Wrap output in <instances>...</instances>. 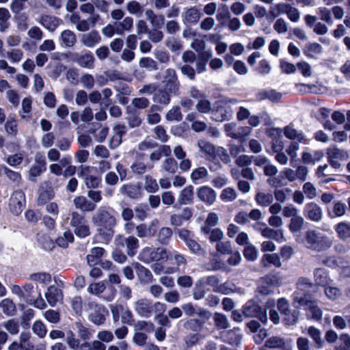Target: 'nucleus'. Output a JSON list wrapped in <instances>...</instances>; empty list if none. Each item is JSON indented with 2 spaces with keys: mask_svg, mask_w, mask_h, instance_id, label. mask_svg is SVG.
I'll return each instance as SVG.
<instances>
[{
  "mask_svg": "<svg viewBox=\"0 0 350 350\" xmlns=\"http://www.w3.org/2000/svg\"><path fill=\"white\" fill-rule=\"evenodd\" d=\"M304 245L310 250L321 252L332 246V240L319 231L310 230L306 232Z\"/></svg>",
  "mask_w": 350,
  "mask_h": 350,
  "instance_id": "obj_1",
  "label": "nucleus"
},
{
  "mask_svg": "<svg viewBox=\"0 0 350 350\" xmlns=\"http://www.w3.org/2000/svg\"><path fill=\"white\" fill-rule=\"evenodd\" d=\"M168 257L166 250L163 247H146L140 252L138 258L144 263L149 264L152 261L167 260Z\"/></svg>",
  "mask_w": 350,
  "mask_h": 350,
  "instance_id": "obj_2",
  "label": "nucleus"
},
{
  "mask_svg": "<svg viewBox=\"0 0 350 350\" xmlns=\"http://www.w3.org/2000/svg\"><path fill=\"white\" fill-rule=\"evenodd\" d=\"M237 100H228L226 101H218L217 106L211 111V118L216 122L228 120L232 116V110L228 104L237 103Z\"/></svg>",
  "mask_w": 350,
  "mask_h": 350,
  "instance_id": "obj_3",
  "label": "nucleus"
},
{
  "mask_svg": "<svg viewBox=\"0 0 350 350\" xmlns=\"http://www.w3.org/2000/svg\"><path fill=\"white\" fill-rule=\"evenodd\" d=\"M92 221L98 226L111 229L116 225V218L109 213L105 207H100L98 209L92 217Z\"/></svg>",
  "mask_w": 350,
  "mask_h": 350,
  "instance_id": "obj_4",
  "label": "nucleus"
},
{
  "mask_svg": "<svg viewBox=\"0 0 350 350\" xmlns=\"http://www.w3.org/2000/svg\"><path fill=\"white\" fill-rule=\"evenodd\" d=\"M70 225L74 228L77 237L85 238L90 234V226L84 216L77 213H72Z\"/></svg>",
  "mask_w": 350,
  "mask_h": 350,
  "instance_id": "obj_5",
  "label": "nucleus"
},
{
  "mask_svg": "<svg viewBox=\"0 0 350 350\" xmlns=\"http://www.w3.org/2000/svg\"><path fill=\"white\" fill-rule=\"evenodd\" d=\"M85 309L88 310L90 319L94 324L102 325L104 323L107 310L103 306L90 301L85 305Z\"/></svg>",
  "mask_w": 350,
  "mask_h": 350,
  "instance_id": "obj_6",
  "label": "nucleus"
},
{
  "mask_svg": "<svg viewBox=\"0 0 350 350\" xmlns=\"http://www.w3.org/2000/svg\"><path fill=\"white\" fill-rule=\"evenodd\" d=\"M243 314L246 317H256L262 323L267 321V312L254 301H248L243 307Z\"/></svg>",
  "mask_w": 350,
  "mask_h": 350,
  "instance_id": "obj_7",
  "label": "nucleus"
},
{
  "mask_svg": "<svg viewBox=\"0 0 350 350\" xmlns=\"http://www.w3.org/2000/svg\"><path fill=\"white\" fill-rule=\"evenodd\" d=\"M25 193L21 190H16L10 198L9 208L15 215H20L25 206Z\"/></svg>",
  "mask_w": 350,
  "mask_h": 350,
  "instance_id": "obj_8",
  "label": "nucleus"
},
{
  "mask_svg": "<svg viewBox=\"0 0 350 350\" xmlns=\"http://www.w3.org/2000/svg\"><path fill=\"white\" fill-rule=\"evenodd\" d=\"M133 308L135 312L142 317H150L153 311L152 301L146 298H141L133 304Z\"/></svg>",
  "mask_w": 350,
  "mask_h": 350,
  "instance_id": "obj_9",
  "label": "nucleus"
},
{
  "mask_svg": "<svg viewBox=\"0 0 350 350\" xmlns=\"http://www.w3.org/2000/svg\"><path fill=\"white\" fill-rule=\"evenodd\" d=\"M46 161L42 155L36 154L35 163L29 171V180L36 181V178L40 176L46 170Z\"/></svg>",
  "mask_w": 350,
  "mask_h": 350,
  "instance_id": "obj_10",
  "label": "nucleus"
},
{
  "mask_svg": "<svg viewBox=\"0 0 350 350\" xmlns=\"http://www.w3.org/2000/svg\"><path fill=\"white\" fill-rule=\"evenodd\" d=\"M182 310L185 315L192 317L197 314L204 321L209 319L211 317V313L209 311L200 308H197L191 303L183 304Z\"/></svg>",
  "mask_w": 350,
  "mask_h": 350,
  "instance_id": "obj_11",
  "label": "nucleus"
},
{
  "mask_svg": "<svg viewBox=\"0 0 350 350\" xmlns=\"http://www.w3.org/2000/svg\"><path fill=\"white\" fill-rule=\"evenodd\" d=\"M196 194L200 201L208 205L213 204L217 197L215 191L208 186H202L198 188Z\"/></svg>",
  "mask_w": 350,
  "mask_h": 350,
  "instance_id": "obj_12",
  "label": "nucleus"
},
{
  "mask_svg": "<svg viewBox=\"0 0 350 350\" xmlns=\"http://www.w3.org/2000/svg\"><path fill=\"white\" fill-rule=\"evenodd\" d=\"M304 213L306 218L314 221H320L323 216L321 208L314 202L305 205Z\"/></svg>",
  "mask_w": 350,
  "mask_h": 350,
  "instance_id": "obj_13",
  "label": "nucleus"
},
{
  "mask_svg": "<svg viewBox=\"0 0 350 350\" xmlns=\"http://www.w3.org/2000/svg\"><path fill=\"white\" fill-rule=\"evenodd\" d=\"M45 298L48 304L54 307L57 303L61 302L63 299V294L61 289L55 286H50L45 293Z\"/></svg>",
  "mask_w": 350,
  "mask_h": 350,
  "instance_id": "obj_14",
  "label": "nucleus"
},
{
  "mask_svg": "<svg viewBox=\"0 0 350 350\" xmlns=\"http://www.w3.org/2000/svg\"><path fill=\"white\" fill-rule=\"evenodd\" d=\"M201 13L195 6L185 8L182 13V20L185 24H196L200 18Z\"/></svg>",
  "mask_w": 350,
  "mask_h": 350,
  "instance_id": "obj_15",
  "label": "nucleus"
},
{
  "mask_svg": "<svg viewBox=\"0 0 350 350\" xmlns=\"http://www.w3.org/2000/svg\"><path fill=\"white\" fill-rule=\"evenodd\" d=\"M76 62L81 67L92 69L94 66V57L92 52L85 51L77 54L75 59Z\"/></svg>",
  "mask_w": 350,
  "mask_h": 350,
  "instance_id": "obj_16",
  "label": "nucleus"
},
{
  "mask_svg": "<svg viewBox=\"0 0 350 350\" xmlns=\"http://www.w3.org/2000/svg\"><path fill=\"white\" fill-rule=\"evenodd\" d=\"M261 235L266 239H271L275 240L279 243L286 241L282 230H274L268 227H265L260 230Z\"/></svg>",
  "mask_w": 350,
  "mask_h": 350,
  "instance_id": "obj_17",
  "label": "nucleus"
},
{
  "mask_svg": "<svg viewBox=\"0 0 350 350\" xmlns=\"http://www.w3.org/2000/svg\"><path fill=\"white\" fill-rule=\"evenodd\" d=\"M62 23V19L51 15H43L40 20V23L50 31H55Z\"/></svg>",
  "mask_w": 350,
  "mask_h": 350,
  "instance_id": "obj_18",
  "label": "nucleus"
},
{
  "mask_svg": "<svg viewBox=\"0 0 350 350\" xmlns=\"http://www.w3.org/2000/svg\"><path fill=\"white\" fill-rule=\"evenodd\" d=\"M135 268L141 283L146 284L152 282L153 275L148 269L137 262L135 264Z\"/></svg>",
  "mask_w": 350,
  "mask_h": 350,
  "instance_id": "obj_19",
  "label": "nucleus"
},
{
  "mask_svg": "<svg viewBox=\"0 0 350 350\" xmlns=\"http://www.w3.org/2000/svg\"><path fill=\"white\" fill-rule=\"evenodd\" d=\"M260 265L265 268L269 267L271 265L279 268L282 266V262L278 254H265L262 255L260 260Z\"/></svg>",
  "mask_w": 350,
  "mask_h": 350,
  "instance_id": "obj_20",
  "label": "nucleus"
},
{
  "mask_svg": "<svg viewBox=\"0 0 350 350\" xmlns=\"http://www.w3.org/2000/svg\"><path fill=\"white\" fill-rule=\"evenodd\" d=\"M198 147L200 151L205 154L208 160H215V150L216 148L214 145L204 139H199L198 141Z\"/></svg>",
  "mask_w": 350,
  "mask_h": 350,
  "instance_id": "obj_21",
  "label": "nucleus"
},
{
  "mask_svg": "<svg viewBox=\"0 0 350 350\" xmlns=\"http://www.w3.org/2000/svg\"><path fill=\"white\" fill-rule=\"evenodd\" d=\"M120 192L130 198H137L141 196V185L139 183L123 185Z\"/></svg>",
  "mask_w": 350,
  "mask_h": 350,
  "instance_id": "obj_22",
  "label": "nucleus"
},
{
  "mask_svg": "<svg viewBox=\"0 0 350 350\" xmlns=\"http://www.w3.org/2000/svg\"><path fill=\"white\" fill-rule=\"evenodd\" d=\"M101 37L96 31H92L89 33H84L81 36V41L85 46L92 48L99 44Z\"/></svg>",
  "mask_w": 350,
  "mask_h": 350,
  "instance_id": "obj_23",
  "label": "nucleus"
},
{
  "mask_svg": "<svg viewBox=\"0 0 350 350\" xmlns=\"http://www.w3.org/2000/svg\"><path fill=\"white\" fill-rule=\"evenodd\" d=\"M193 201V187L188 185L180 191L178 197V202L180 204H191Z\"/></svg>",
  "mask_w": 350,
  "mask_h": 350,
  "instance_id": "obj_24",
  "label": "nucleus"
},
{
  "mask_svg": "<svg viewBox=\"0 0 350 350\" xmlns=\"http://www.w3.org/2000/svg\"><path fill=\"white\" fill-rule=\"evenodd\" d=\"M77 41L75 33L69 29L63 31L59 36V42L62 46L72 47Z\"/></svg>",
  "mask_w": 350,
  "mask_h": 350,
  "instance_id": "obj_25",
  "label": "nucleus"
},
{
  "mask_svg": "<svg viewBox=\"0 0 350 350\" xmlns=\"http://www.w3.org/2000/svg\"><path fill=\"white\" fill-rule=\"evenodd\" d=\"M74 204L77 209L83 212H90L95 209L96 206L83 196H77L74 199Z\"/></svg>",
  "mask_w": 350,
  "mask_h": 350,
  "instance_id": "obj_26",
  "label": "nucleus"
},
{
  "mask_svg": "<svg viewBox=\"0 0 350 350\" xmlns=\"http://www.w3.org/2000/svg\"><path fill=\"white\" fill-rule=\"evenodd\" d=\"M221 338L224 342L232 345H238L241 340V335L238 329H234L224 332Z\"/></svg>",
  "mask_w": 350,
  "mask_h": 350,
  "instance_id": "obj_27",
  "label": "nucleus"
},
{
  "mask_svg": "<svg viewBox=\"0 0 350 350\" xmlns=\"http://www.w3.org/2000/svg\"><path fill=\"white\" fill-rule=\"evenodd\" d=\"M105 250L100 247H96L91 250L90 253L87 256L86 259L90 267L97 265L102 256H103Z\"/></svg>",
  "mask_w": 350,
  "mask_h": 350,
  "instance_id": "obj_28",
  "label": "nucleus"
},
{
  "mask_svg": "<svg viewBox=\"0 0 350 350\" xmlns=\"http://www.w3.org/2000/svg\"><path fill=\"white\" fill-rule=\"evenodd\" d=\"M293 302L295 304H297L300 307L308 308L310 304H312L313 301L311 299V296L306 293L295 291L293 293Z\"/></svg>",
  "mask_w": 350,
  "mask_h": 350,
  "instance_id": "obj_29",
  "label": "nucleus"
},
{
  "mask_svg": "<svg viewBox=\"0 0 350 350\" xmlns=\"http://www.w3.org/2000/svg\"><path fill=\"white\" fill-rule=\"evenodd\" d=\"M314 278L317 284L326 286L329 283L330 279L325 269L318 268L314 271Z\"/></svg>",
  "mask_w": 350,
  "mask_h": 350,
  "instance_id": "obj_30",
  "label": "nucleus"
},
{
  "mask_svg": "<svg viewBox=\"0 0 350 350\" xmlns=\"http://www.w3.org/2000/svg\"><path fill=\"white\" fill-rule=\"evenodd\" d=\"M53 196L54 191L52 187L46 186V188L44 189L42 185L39 191L38 204L39 205L47 204V202L50 201L53 198Z\"/></svg>",
  "mask_w": 350,
  "mask_h": 350,
  "instance_id": "obj_31",
  "label": "nucleus"
},
{
  "mask_svg": "<svg viewBox=\"0 0 350 350\" xmlns=\"http://www.w3.org/2000/svg\"><path fill=\"white\" fill-rule=\"evenodd\" d=\"M219 221V217L217 213L211 212L208 213L207 218L205 221L204 226L201 228V231L204 235H208L210 229L215 226Z\"/></svg>",
  "mask_w": 350,
  "mask_h": 350,
  "instance_id": "obj_32",
  "label": "nucleus"
},
{
  "mask_svg": "<svg viewBox=\"0 0 350 350\" xmlns=\"http://www.w3.org/2000/svg\"><path fill=\"white\" fill-rule=\"evenodd\" d=\"M90 170V167H84L82 168V174L84 176L85 183L88 188H96L100 183V179L96 176L85 174L86 172H89Z\"/></svg>",
  "mask_w": 350,
  "mask_h": 350,
  "instance_id": "obj_33",
  "label": "nucleus"
},
{
  "mask_svg": "<svg viewBox=\"0 0 350 350\" xmlns=\"http://www.w3.org/2000/svg\"><path fill=\"white\" fill-rule=\"evenodd\" d=\"M284 133L287 138L291 140H297L299 142H304V135L301 131H297L291 125H288L284 128Z\"/></svg>",
  "mask_w": 350,
  "mask_h": 350,
  "instance_id": "obj_34",
  "label": "nucleus"
},
{
  "mask_svg": "<svg viewBox=\"0 0 350 350\" xmlns=\"http://www.w3.org/2000/svg\"><path fill=\"white\" fill-rule=\"evenodd\" d=\"M282 96V95L280 92L275 90H268L259 92L257 95V98L258 100L269 99L273 102H278L281 99Z\"/></svg>",
  "mask_w": 350,
  "mask_h": 350,
  "instance_id": "obj_35",
  "label": "nucleus"
},
{
  "mask_svg": "<svg viewBox=\"0 0 350 350\" xmlns=\"http://www.w3.org/2000/svg\"><path fill=\"white\" fill-rule=\"evenodd\" d=\"M133 25V19L130 16L125 17L122 21L116 23V33L122 35L125 31H130Z\"/></svg>",
  "mask_w": 350,
  "mask_h": 350,
  "instance_id": "obj_36",
  "label": "nucleus"
},
{
  "mask_svg": "<svg viewBox=\"0 0 350 350\" xmlns=\"http://www.w3.org/2000/svg\"><path fill=\"white\" fill-rule=\"evenodd\" d=\"M0 308L7 316H13L16 312L15 304L10 299H4L0 302Z\"/></svg>",
  "mask_w": 350,
  "mask_h": 350,
  "instance_id": "obj_37",
  "label": "nucleus"
},
{
  "mask_svg": "<svg viewBox=\"0 0 350 350\" xmlns=\"http://www.w3.org/2000/svg\"><path fill=\"white\" fill-rule=\"evenodd\" d=\"M256 203L260 206H268L273 200V195L270 193L258 192L255 196Z\"/></svg>",
  "mask_w": 350,
  "mask_h": 350,
  "instance_id": "obj_38",
  "label": "nucleus"
},
{
  "mask_svg": "<svg viewBox=\"0 0 350 350\" xmlns=\"http://www.w3.org/2000/svg\"><path fill=\"white\" fill-rule=\"evenodd\" d=\"M327 158L342 161L348 158V153L335 147H331L327 151Z\"/></svg>",
  "mask_w": 350,
  "mask_h": 350,
  "instance_id": "obj_39",
  "label": "nucleus"
},
{
  "mask_svg": "<svg viewBox=\"0 0 350 350\" xmlns=\"http://www.w3.org/2000/svg\"><path fill=\"white\" fill-rule=\"evenodd\" d=\"M74 236L70 231H65L62 235L59 236L56 239V243L58 246L66 248L70 243L73 242Z\"/></svg>",
  "mask_w": 350,
  "mask_h": 350,
  "instance_id": "obj_40",
  "label": "nucleus"
},
{
  "mask_svg": "<svg viewBox=\"0 0 350 350\" xmlns=\"http://www.w3.org/2000/svg\"><path fill=\"white\" fill-rule=\"evenodd\" d=\"M215 325L217 329H227L230 327V323L226 315L216 312L213 316Z\"/></svg>",
  "mask_w": 350,
  "mask_h": 350,
  "instance_id": "obj_41",
  "label": "nucleus"
},
{
  "mask_svg": "<svg viewBox=\"0 0 350 350\" xmlns=\"http://www.w3.org/2000/svg\"><path fill=\"white\" fill-rule=\"evenodd\" d=\"M208 174V170L204 167H199L193 170L191 174V180L195 183H198V181L203 180L207 177Z\"/></svg>",
  "mask_w": 350,
  "mask_h": 350,
  "instance_id": "obj_42",
  "label": "nucleus"
},
{
  "mask_svg": "<svg viewBox=\"0 0 350 350\" xmlns=\"http://www.w3.org/2000/svg\"><path fill=\"white\" fill-rule=\"evenodd\" d=\"M206 286L201 281L200 279L196 283L195 287L193 291V298L195 300H199L204 297L206 294Z\"/></svg>",
  "mask_w": 350,
  "mask_h": 350,
  "instance_id": "obj_43",
  "label": "nucleus"
},
{
  "mask_svg": "<svg viewBox=\"0 0 350 350\" xmlns=\"http://www.w3.org/2000/svg\"><path fill=\"white\" fill-rule=\"evenodd\" d=\"M125 241L126 244L128 255L130 256H135L139 247L138 239L135 237L131 236L126 239Z\"/></svg>",
  "mask_w": 350,
  "mask_h": 350,
  "instance_id": "obj_44",
  "label": "nucleus"
},
{
  "mask_svg": "<svg viewBox=\"0 0 350 350\" xmlns=\"http://www.w3.org/2000/svg\"><path fill=\"white\" fill-rule=\"evenodd\" d=\"M335 230L341 239L345 240L350 237V226L347 223H339L336 226Z\"/></svg>",
  "mask_w": 350,
  "mask_h": 350,
  "instance_id": "obj_45",
  "label": "nucleus"
},
{
  "mask_svg": "<svg viewBox=\"0 0 350 350\" xmlns=\"http://www.w3.org/2000/svg\"><path fill=\"white\" fill-rule=\"evenodd\" d=\"M144 189L148 193H156L159 190V185L155 178L150 175L144 178Z\"/></svg>",
  "mask_w": 350,
  "mask_h": 350,
  "instance_id": "obj_46",
  "label": "nucleus"
},
{
  "mask_svg": "<svg viewBox=\"0 0 350 350\" xmlns=\"http://www.w3.org/2000/svg\"><path fill=\"white\" fill-rule=\"evenodd\" d=\"M237 198V193L232 187H226L222 190L220 194L221 200L226 202H229L234 200Z\"/></svg>",
  "mask_w": 350,
  "mask_h": 350,
  "instance_id": "obj_47",
  "label": "nucleus"
},
{
  "mask_svg": "<svg viewBox=\"0 0 350 350\" xmlns=\"http://www.w3.org/2000/svg\"><path fill=\"white\" fill-rule=\"evenodd\" d=\"M304 222V218L299 215L293 219H291L290 224L288 225L290 231L293 233L299 232L303 227Z\"/></svg>",
  "mask_w": 350,
  "mask_h": 350,
  "instance_id": "obj_48",
  "label": "nucleus"
},
{
  "mask_svg": "<svg viewBox=\"0 0 350 350\" xmlns=\"http://www.w3.org/2000/svg\"><path fill=\"white\" fill-rule=\"evenodd\" d=\"M27 303L40 310H43L46 308V304L42 297L40 291L37 292V297H36V296L34 297H28Z\"/></svg>",
  "mask_w": 350,
  "mask_h": 350,
  "instance_id": "obj_49",
  "label": "nucleus"
},
{
  "mask_svg": "<svg viewBox=\"0 0 350 350\" xmlns=\"http://www.w3.org/2000/svg\"><path fill=\"white\" fill-rule=\"evenodd\" d=\"M154 324L150 321H139L134 325L135 332H142L144 331L150 333L154 330Z\"/></svg>",
  "mask_w": 350,
  "mask_h": 350,
  "instance_id": "obj_50",
  "label": "nucleus"
},
{
  "mask_svg": "<svg viewBox=\"0 0 350 350\" xmlns=\"http://www.w3.org/2000/svg\"><path fill=\"white\" fill-rule=\"evenodd\" d=\"M244 257L250 261H254L257 259L258 252L257 248L252 244H248L245 246L243 251Z\"/></svg>",
  "mask_w": 350,
  "mask_h": 350,
  "instance_id": "obj_51",
  "label": "nucleus"
},
{
  "mask_svg": "<svg viewBox=\"0 0 350 350\" xmlns=\"http://www.w3.org/2000/svg\"><path fill=\"white\" fill-rule=\"evenodd\" d=\"M1 325L12 335H16L19 332V324L16 319H10L3 322Z\"/></svg>",
  "mask_w": 350,
  "mask_h": 350,
  "instance_id": "obj_52",
  "label": "nucleus"
},
{
  "mask_svg": "<svg viewBox=\"0 0 350 350\" xmlns=\"http://www.w3.org/2000/svg\"><path fill=\"white\" fill-rule=\"evenodd\" d=\"M154 101L159 104L167 105L170 101V94L165 90H159L154 94Z\"/></svg>",
  "mask_w": 350,
  "mask_h": 350,
  "instance_id": "obj_53",
  "label": "nucleus"
},
{
  "mask_svg": "<svg viewBox=\"0 0 350 350\" xmlns=\"http://www.w3.org/2000/svg\"><path fill=\"white\" fill-rule=\"evenodd\" d=\"M128 12L133 15L140 16L144 11L143 7L136 1H129L126 4Z\"/></svg>",
  "mask_w": 350,
  "mask_h": 350,
  "instance_id": "obj_54",
  "label": "nucleus"
},
{
  "mask_svg": "<svg viewBox=\"0 0 350 350\" xmlns=\"http://www.w3.org/2000/svg\"><path fill=\"white\" fill-rule=\"evenodd\" d=\"M218 158L224 163H230L231 162L230 156L227 150L224 147L219 146L215 150V159Z\"/></svg>",
  "mask_w": 350,
  "mask_h": 350,
  "instance_id": "obj_55",
  "label": "nucleus"
},
{
  "mask_svg": "<svg viewBox=\"0 0 350 350\" xmlns=\"http://www.w3.org/2000/svg\"><path fill=\"white\" fill-rule=\"evenodd\" d=\"M5 130L8 135H16L18 133V123L16 120L9 118L5 122Z\"/></svg>",
  "mask_w": 350,
  "mask_h": 350,
  "instance_id": "obj_56",
  "label": "nucleus"
},
{
  "mask_svg": "<svg viewBox=\"0 0 350 350\" xmlns=\"http://www.w3.org/2000/svg\"><path fill=\"white\" fill-rule=\"evenodd\" d=\"M177 162L173 158L165 159L162 163V168L167 172L174 174L177 170Z\"/></svg>",
  "mask_w": 350,
  "mask_h": 350,
  "instance_id": "obj_57",
  "label": "nucleus"
},
{
  "mask_svg": "<svg viewBox=\"0 0 350 350\" xmlns=\"http://www.w3.org/2000/svg\"><path fill=\"white\" fill-rule=\"evenodd\" d=\"M284 345V340L278 336L271 337L265 342V346L269 348H283Z\"/></svg>",
  "mask_w": 350,
  "mask_h": 350,
  "instance_id": "obj_58",
  "label": "nucleus"
},
{
  "mask_svg": "<svg viewBox=\"0 0 350 350\" xmlns=\"http://www.w3.org/2000/svg\"><path fill=\"white\" fill-rule=\"evenodd\" d=\"M30 280L41 284H49L51 281V276L47 273H36L31 274Z\"/></svg>",
  "mask_w": 350,
  "mask_h": 350,
  "instance_id": "obj_59",
  "label": "nucleus"
},
{
  "mask_svg": "<svg viewBox=\"0 0 350 350\" xmlns=\"http://www.w3.org/2000/svg\"><path fill=\"white\" fill-rule=\"evenodd\" d=\"M105 288L106 286L103 282H94L90 284V286L88 288V291L92 295L99 296L102 293L104 292Z\"/></svg>",
  "mask_w": 350,
  "mask_h": 350,
  "instance_id": "obj_60",
  "label": "nucleus"
},
{
  "mask_svg": "<svg viewBox=\"0 0 350 350\" xmlns=\"http://www.w3.org/2000/svg\"><path fill=\"white\" fill-rule=\"evenodd\" d=\"M252 132V129L249 126H240L237 127L235 139L239 140L240 142H245L247 137Z\"/></svg>",
  "mask_w": 350,
  "mask_h": 350,
  "instance_id": "obj_61",
  "label": "nucleus"
},
{
  "mask_svg": "<svg viewBox=\"0 0 350 350\" xmlns=\"http://www.w3.org/2000/svg\"><path fill=\"white\" fill-rule=\"evenodd\" d=\"M196 107L198 111L202 113H206L211 111V105L210 101L203 97L199 99Z\"/></svg>",
  "mask_w": 350,
  "mask_h": 350,
  "instance_id": "obj_62",
  "label": "nucleus"
},
{
  "mask_svg": "<svg viewBox=\"0 0 350 350\" xmlns=\"http://www.w3.org/2000/svg\"><path fill=\"white\" fill-rule=\"evenodd\" d=\"M308 334L312 338L317 345L319 347L322 346L323 342L321 338V331L319 329L311 326L308 329Z\"/></svg>",
  "mask_w": 350,
  "mask_h": 350,
  "instance_id": "obj_63",
  "label": "nucleus"
},
{
  "mask_svg": "<svg viewBox=\"0 0 350 350\" xmlns=\"http://www.w3.org/2000/svg\"><path fill=\"white\" fill-rule=\"evenodd\" d=\"M32 330L34 334L38 335L40 338H44L47 332V329L45 325L41 321H36L32 326Z\"/></svg>",
  "mask_w": 350,
  "mask_h": 350,
  "instance_id": "obj_64",
  "label": "nucleus"
}]
</instances>
